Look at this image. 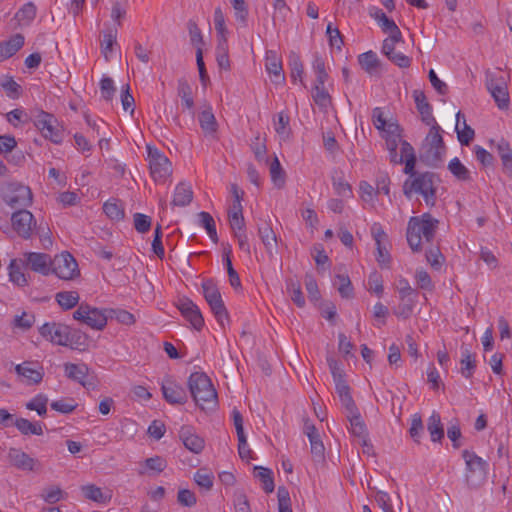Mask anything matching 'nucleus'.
<instances>
[{
    "instance_id": "1",
    "label": "nucleus",
    "mask_w": 512,
    "mask_h": 512,
    "mask_svg": "<svg viewBox=\"0 0 512 512\" xmlns=\"http://www.w3.org/2000/svg\"><path fill=\"white\" fill-rule=\"evenodd\" d=\"M439 221L429 213L413 216L407 225L406 238L413 252L422 250V241L431 242L435 236Z\"/></svg>"
},
{
    "instance_id": "2",
    "label": "nucleus",
    "mask_w": 512,
    "mask_h": 512,
    "mask_svg": "<svg viewBox=\"0 0 512 512\" xmlns=\"http://www.w3.org/2000/svg\"><path fill=\"white\" fill-rule=\"evenodd\" d=\"M438 183L439 178L435 173L422 172L404 182L403 193L409 199L413 193L419 194L428 206L433 207L436 204Z\"/></svg>"
},
{
    "instance_id": "3",
    "label": "nucleus",
    "mask_w": 512,
    "mask_h": 512,
    "mask_svg": "<svg viewBox=\"0 0 512 512\" xmlns=\"http://www.w3.org/2000/svg\"><path fill=\"white\" fill-rule=\"evenodd\" d=\"M440 126L430 127L420 149V159L426 165L438 167L446 153Z\"/></svg>"
},
{
    "instance_id": "4",
    "label": "nucleus",
    "mask_w": 512,
    "mask_h": 512,
    "mask_svg": "<svg viewBox=\"0 0 512 512\" xmlns=\"http://www.w3.org/2000/svg\"><path fill=\"white\" fill-rule=\"evenodd\" d=\"M188 387L195 403L204 408L206 403H215L216 390L210 378L203 372H194L188 378Z\"/></svg>"
},
{
    "instance_id": "5",
    "label": "nucleus",
    "mask_w": 512,
    "mask_h": 512,
    "mask_svg": "<svg viewBox=\"0 0 512 512\" xmlns=\"http://www.w3.org/2000/svg\"><path fill=\"white\" fill-rule=\"evenodd\" d=\"M2 199L12 209L20 210L32 204L31 189L18 182H10L2 188Z\"/></svg>"
},
{
    "instance_id": "6",
    "label": "nucleus",
    "mask_w": 512,
    "mask_h": 512,
    "mask_svg": "<svg viewBox=\"0 0 512 512\" xmlns=\"http://www.w3.org/2000/svg\"><path fill=\"white\" fill-rule=\"evenodd\" d=\"M203 296L209 305L217 321L223 326L224 320L228 319V311L224 305L217 283L209 278L204 279L201 284Z\"/></svg>"
},
{
    "instance_id": "7",
    "label": "nucleus",
    "mask_w": 512,
    "mask_h": 512,
    "mask_svg": "<svg viewBox=\"0 0 512 512\" xmlns=\"http://www.w3.org/2000/svg\"><path fill=\"white\" fill-rule=\"evenodd\" d=\"M108 310L92 307L89 304L81 303L73 312V319L85 323L95 330H103L108 321Z\"/></svg>"
},
{
    "instance_id": "8",
    "label": "nucleus",
    "mask_w": 512,
    "mask_h": 512,
    "mask_svg": "<svg viewBox=\"0 0 512 512\" xmlns=\"http://www.w3.org/2000/svg\"><path fill=\"white\" fill-rule=\"evenodd\" d=\"M462 457L466 464V483L469 487H477L485 479L487 462L468 450L462 452Z\"/></svg>"
},
{
    "instance_id": "9",
    "label": "nucleus",
    "mask_w": 512,
    "mask_h": 512,
    "mask_svg": "<svg viewBox=\"0 0 512 512\" xmlns=\"http://www.w3.org/2000/svg\"><path fill=\"white\" fill-rule=\"evenodd\" d=\"M51 273L60 279L72 280L80 271L75 258L69 252H63L53 259Z\"/></svg>"
},
{
    "instance_id": "10",
    "label": "nucleus",
    "mask_w": 512,
    "mask_h": 512,
    "mask_svg": "<svg viewBox=\"0 0 512 512\" xmlns=\"http://www.w3.org/2000/svg\"><path fill=\"white\" fill-rule=\"evenodd\" d=\"M150 173L156 182H163L171 174L169 159L157 149L148 147Z\"/></svg>"
},
{
    "instance_id": "11",
    "label": "nucleus",
    "mask_w": 512,
    "mask_h": 512,
    "mask_svg": "<svg viewBox=\"0 0 512 512\" xmlns=\"http://www.w3.org/2000/svg\"><path fill=\"white\" fill-rule=\"evenodd\" d=\"M11 222L16 233L24 239L31 237L33 228L36 225L33 214L26 209L16 210L12 214Z\"/></svg>"
},
{
    "instance_id": "12",
    "label": "nucleus",
    "mask_w": 512,
    "mask_h": 512,
    "mask_svg": "<svg viewBox=\"0 0 512 512\" xmlns=\"http://www.w3.org/2000/svg\"><path fill=\"white\" fill-rule=\"evenodd\" d=\"M402 41V35L400 37L388 36L383 41L382 53L398 67L408 68L411 65V59L403 53L395 51L396 44Z\"/></svg>"
},
{
    "instance_id": "13",
    "label": "nucleus",
    "mask_w": 512,
    "mask_h": 512,
    "mask_svg": "<svg viewBox=\"0 0 512 512\" xmlns=\"http://www.w3.org/2000/svg\"><path fill=\"white\" fill-rule=\"evenodd\" d=\"M41 336L54 344L67 346L69 343V327L59 323H45L39 330Z\"/></svg>"
},
{
    "instance_id": "14",
    "label": "nucleus",
    "mask_w": 512,
    "mask_h": 512,
    "mask_svg": "<svg viewBox=\"0 0 512 512\" xmlns=\"http://www.w3.org/2000/svg\"><path fill=\"white\" fill-rule=\"evenodd\" d=\"M25 265L32 271L47 276L51 273L52 262L50 255L38 252H26L23 255Z\"/></svg>"
},
{
    "instance_id": "15",
    "label": "nucleus",
    "mask_w": 512,
    "mask_h": 512,
    "mask_svg": "<svg viewBox=\"0 0 512 512\" xmlns=\"http://www.w3.org/2000/svg\"><path fill=\"white\" fill-rule=\"evenodd\" d=\"M486 86L492 97L494 98L499 109H507L509 106V93L505 82L496 79L492 75H488Z\"/></svg>"
},
{
    "instance_id": "16",
    "label": "nucleus",
    "mask_w": 512,
    "mask_h": 512,
    "mask_svg": "<svg viewBox=\"0 0 512 512\" xmlns=\"http://www.w3.org/2000/svg\"><path fill=\"white\" fill-rule=\"evenodd\" d=\"M177 307L182 316L190 322L193 328L198 331L202 329L204 326L203 316L199 307L192 300L188 298L179 299Z\"/></svg>"
},
{
    "instance_id": "17",
    "label": "nucleus",
    "mask_w": 512,
    "mask_h": 512,
    "mask_svg": "<svg viewBox=\"0 0 512 512\" xmlns=\"http://www.w3.org/2000/svg\"><path fill=\"white\" fill-rule=\"evenodd\" d=\"M164 399L170 404H184L187 401V394L183 386L172 378L167 377L161 386Z\"/></svg>"
},
{
    "instance_id": "18",
    "label": "nucleus",
    "mask_w": 512,
    "mask_h": 512,
    "mask_svg": "<svg viewBox=\"0 0 512 512\" xmlns=\"http://www.w3.org/2000/svg\"><path fill=\"white\" fill-rule=\"evenodd\" d=\"M179 438L192 453L199 454L205 447V440L196 433L193 426L183 425L179 430Z\"/></svg>"
},
{
    "instance_id": "19",
    "label": "nucleus",
    "mask_w": 512,
    "mask_h": 512,
    "mask_svg": "<svg viewBox=\"0 0 512 512\" xmlns=\"http://www.w3.org/2000/svg\"><path fill=\"white\" fill-rule=\"evenodd\" d=\"M8 460L13 467L22 471H36L40 466L37 459L17 448L9 449Z\"/></svg>"
},
{
    "instance_id": "20",
    "label": "nucleus",
    "mask_w": 512,
    "mask_h": 512,
    "mask_svg": "<svg viewBox=\"0 0 512 512\" xmlns=\"http://www.w3.org/2000/svg\"><path fill=\"white\" fill-rule=\"evenodd\" d=\"M15 371L27 385L39 384L44 376L43 368L30 361L16 365Z\"/></svg>"
},
{
    "instance_id": "21",
    "label": "nucleus",
    "mask_w": 512,
    "mask_h": 512,
    "mask_svg": "<svg viewBox=\"0 0 512 512\" xmlns=\"http://www.w3.org/2000/svg\"><path fill=\"white\" fill-rule=\"evenodd\" d=\"M369 14L372 18H374L378 25L381 27L384 33H388L389 36H398L402 35L400 29L396 25L395 21L388 18L386 14L378 7H372L369 9Z\"/></svg>"
},
{
    "instance_id": "22",
    "label": "nucleus",
    "mask_w": 512,
    "mask_h": 512,
    "mask_svg": "<svg viewBox=\"0 0 512 512\" xmlns=\"http://www.w3.org/2000/svg\"><path fill=\"white\" fill-rule=\"evenodd\" d=\"M65 375L78 383H80L83 387L89 388L93 386L92 382L86 381V377L89 372V368L86 364H74V363H66L64 365Z\"/></svg>"
},
{
    "instance_id": "23",
    "label": "nucleus",
    "mask_w": 512,
    "mask_h": 512,
    "mask_svg": "<svg viewBox=\"0 0 512 512\" xmlns=\"http://www.w3.org/2000/svg\"><path fill=\"white\" fill-rule=\"evenodd\" d=\"M336 393L339 396L342 406L344 407L346 414L348 413H356L358 410L351 392L350 387L346 383L344 379H338L337 384H335Z\"/></svg>"
},
{
    "instance_id": "24",
    "label": "nucleus",
    "mask_w": 512,
    "mask_h": 512,
    "mask_svg": "<svg viewBox=\"0 0 512 512\" xmlns=\"http://www.w3.org/2000/svg\"><path fill=\"white\" fill-rule=\"evenodd\" d=\"M24 36L15 34L9 40L0 43V62L12 57L24 45Z\"/></svg>"
},
{
    "instance_id": "25",
    "label": "nucleus",
    "mask_w": 512,
    "mask_h": 512,
    "mask_svg": "<svg viewBox=\"0 0 512 512\" xmlns=\"http://www.w3.org/2000/svg\"><path fill=\"white\" fill-rule=\"evenodd\" d=\"M193 200V190L190 184L180 182L174 190L171 204L173 206L184 207Z\"/></svg>"
},
{
    "instance_id": "26",
    "label": "nucleus",
    "mask_w": 512,
    "mask_h": 512,
    "mask_svg": "<svg viewBox=\"0 0 512 512\" xmlns=\"http://www.w3.org/2000/svg\"><path fill=\"white\" fill-rule=\"evenodd\" d=\"M265 66L268 73L274 76V82L279 83L284 80L282 61L275 51H267Z\"/></svg>"
},
{
    "instance_id": "27",
    "label": "nucleus",
    "mask_w": 512,
    "mask_h": 512,
    "mask_svg": "<svg viewBox=\"0 0 512 512\" xmlns=\"http://www.w3.org/2000/svg\"><path fill=\"white\" fill-rule=\"evenodd\" d=\"M455 130L457 133L458 141L461 143V145H469V143L474 138L475 132L470 126L466 124L465 117L461 112L456 114Z\"/></svg>"
},
{
    "instance_id": "28",
    "label": "nucleus",
    "mask_w": 512,
    "mask_h": 512,
    "mask_svg": "<svg viewBox=\"0 0 512 512\" xmlns=\"http://www.w3.org/2000/svg\"><path fill=\"white\" fill-rule=\"evenodd\" d=\"M24 265L23 259H12L8 266L10 281L19 287L27 285V278L23 272Z\"/></svg>"
},
{
    "instance_id": "29",
    "label": "nucleus",
    "mask_w": 512,
    "mask_h": 512,
    "mask_svg": "<svg viewBox=\"0 0 512 512\" xmlns=\"http://www.w3.org/2000/svg\"><path fill=\"white\" fill-rule=\"evenodd\" d=\"M199 124L206 135L216 133L218 124L210 106L199 114Z\"/></svg>"
},
{
    "instance_id": "30",
    "label": "nucleus",
    "mask_w": 512,
    "mask_h": 512,
    "mask_svg": "<svg viewBox=\"0 0 512 512\" xmlns=\"http://www.w3.org/2000/svg\"><path fill=\"white\" fill-rule=\"evenodd\" d=\"M258 235L264 244L268 253L272 254L277 246V237L272 227L268 223H264L258 228Z\"/></svg>"
},
{
    "instance_id": "31",
    "label": "nucleus",
    "mask_w": 512,
    "mask_h": 512,
    "mask_svg": "<svg viewBox=\"0 0 512 512\" xmlns=\"http://www.w3.org/2000/svg\"><path fill=\"white\" fill-rule=\"evenodd\" d=\"M461 374L469 379L472 377L476 367L474 355L470 352L469 348L465 345L461 347Z\"/></svg>"
},
{
    "instance_id": "32",
    "label": "nucleus",
    "mask_w": 512,
    "mask_h": 512,
    "mask_svg": "<svg viewBox=\"0 0 512 512\" xmlns=\"http://www.w3.org/2000/svg\"><path fill=\"white\" fill-rule=\"evenodd\" d=\"M18 431L23 435H42L43 424L41 422H31L26 418H17L14 423Z\"/></svg>"
},
{
    "instance_id": "33",
    "label": "nucleus",
    "mask_w": 512,
    "mask_h": 512,
    "mask_svg": "<svg viewBox=\"0 0 512 512\" xmlns=\"http://www.w3.org/2000/svg\"><path fill=\"white\" fill-rule=\"evenodd\" d=\"M177 94L181 99L183 107L187 110H192L194 107L192 88L186 79L181 78L178 80Z\"/></svg>"
},
{
    "instance_id": "34",
    "label": "nucleus",
    "mask_w": 512,
    "mask_h": 512,
    "mask_svg": "<svg viewBox=\"0 0 512 512\" xmlns=\"http://www.w3.org/2000/svg\"><path fill=\"white\" fill-rule=\"evenodd\" d=\"M349 422H350V431L351 433L358 437L361 440L367 437V430L364 422L361 419V415L359 410H356V413H348L346 414Z\"/></svg>"
},
{
    "instance_id": "35",
    "label": "nucleus",
    "mask_w": 512,
    "mask_h": 512,
    "mask_svg": "<svg viewBox=\"0 0 512 512\" xmlns=\"http://www.w3.org/2000/svg\"><path fill=\"white\" fill-rule=\"evenodd\" d=\"M448 170L459 181L466 182L471 180V172L457 157L450 160Z\"/></svg>"
},
{
    "instance_id": "36",
    "label": "nucleus",
    "mask_w": 512,
    "mask_h": 512,
    "mask_svg": "<svg viewBox=\"0 0 512 512\" xmlns=\"http://www.w3.org/2000/svg\"><path fill=\"white\" fill-rule=\"evenodd\" d=\"M427 430L433 442H439L444 437V430L438 413L433 412L428 419Z\"/></svg>"
},
{
    "instance_id": "37",
    "label": "nucleus",
    "mask_w": 512,
    "mask_h": 512,
    "mask_svg": "<svg viewBox=\"0 0 512 512\" xmlns=\"http://www.w3.org/2000/svg\"><path fill=\"white\" fill-rule=\"evenodd\" d=\"M103 210L111 220L120 221L125 216L124 207L118 199L106 201L103 205Z\"/></svg>"
},
{
    "instance_id": "38",
    "label": "nucleus",
    "mask_w": 512,
    "mask_h": 512,
    "mask_svg": "<svg viewBox=\"0 0 512 512\" xmlns=\"http://www.w3.org/2000/svg\"><path fill=\"white\" fill-rule=\"evenodd\" d=\"M359 64L369 74H374L380 67L377 54L373 51L362 53L358 57Z\"/></svg>"
},
{
    "instance_id": "39",
    "label": "nucleus",
    "mask_w": 512,
    "mask_h": 512,
    "mask_svg": "<svg viewBox=\"0 0 512 512\" xmlns=\"http://www.w3.org/2000/svg\"><path fill=\"white\" fill-rule=\"evenodd\" d=\"M269 172L273 184L277 188H282L285 184L286 174L277 156H274L273 160L270 162Z\"/></svg>"
},
{
    "instance_id": "40",
    "label": "nucleus",
    "mask_w": 512,
    "mask_h": 512,
    "mask_svg": "<svg viewBox=\"0 0 512 512\" xmlns=\"http://www.w3.org/2000/svg\"><path fill=\"white\" fill-rule=\"evenodd\" d=\"M82 492L85 498L101 504H105L111 499V495L109 493L103 492L101 488L95 485L83 486Z\"/></svg>"
},
{
    "instance_id": "41",
    "label": "nucleus",
    "mask_w": 512,
    "mask_h": 512,
    "mask_svg": "<svg viewBox=\"0 0 512 512\" xmlns=\"http://www.w3.org/2000/svg\"><path fill=\"white\" fill-rule=\"evenodd\" d=\"M55 299L61 308L70 310L78 304L80 296L76 291H61L55 295Z\"/></svg>"
},
{
    "instance_id": "42",
    "label": "nucleus",
    "mask_w": 512,
    "mask_h": 512,
    "mask_svg": "<svg viewBox=\"0 0 512 512\" xmlns=\"http://www.w3.org/2000/svg\"><path fill=\"white\" fill-rule=\"evenodd\" d=\"M386 139V144L389 152L397 151L398 143L401 140V129L398 124H390L387 133L382 134Z\"/></svg>"
},
{
    "instance_id": "43",
    "label": "nucleus",
    "mask_w": 512,
    "mask_h": 512,
    "mask_svg": "<svg viewBox=\"0 0 512 512\" xmlns=\"http://www.w3.org/2000/svg\"><path fill=\"white\" fill-rule=\"evenodd\" d=\"M197 216H198L199 225L202 226L203 228H205L208 236L210 237V239L213 242H217L218 236H217L215 221H214L213 217L208 212H204V211L198 213Z\"/></svg>"
},
{
    "instance_id": "44",
    "label": "nucleus",
    "mask_w": 512,
    "mask_h": 512,
    "mask_svg": "<svg viewBox=\"0 0 512 512\" xmlns=\"http://www.w3.org/2000/svg\"><path fill=\"white\" fill-rule=\"evenodd\" d=\"M372 122L377 130L382 134L387 133L390 124H397L392 120L386 118L385 112L382 108L376 107L372 112Z\"/></svg>"
},
{
    "instance_id": "45",
    "label": "nucleus",
    "mask_w": 512,
    "mask_h": 512,
    "mask_svg": "<svg viewBox=\"0 0 512 512\" xmlns=\"http://www.w3.org/2000/svg\"><path fill=\"white\" fill-rule=\"evenodd\" d=\"M216 61L221 69L229 70L230 61L228 56V45L225 37H222L216 47Z\"/></svg>"
},
{
    "instance_id": "46",
    "label": "nucleus",
    "mask_w": 512,
    "mask_h": 512,
    "mask_svg": "<svg viewBox=\"0 0 512 512\" xmlns=\"http://www.w3.org/2000/svg\"><path fill=\"white\" fill-rule=\"evenodd\" d=\"M254 472H255V477L258 478L262 482L263 489L265 490V492H267V493L273 492L275 486H274V481L272 478V471L268 468L256 466L254 468Z\"/></svg>"
},
{
    "instance_id": "47",
    "label": "nucleus",
    "mask_w": 512,
    "mask_h": 512,
    "mask_svg": "<svg viewBox=\"0 0 512 512\" xmlns=\"http://www.w3.org/2000/svg\"><path fill=\"white\" fill-rule=\"evenodd\" d=\"M312 97L321 108H327L331 103V97L325 88V84H315L312 89Z\"/></svg>"
},
{
    "instance_id": "48",
    "label": "nucleus",
    "mask_w": 512,
    "mask_h": 512,
    "mask_svg": "<svg viewBox=\"0 0 512 512\" xmlns=\"http://www.w3.org/2000/svg\"><path fill=\"white\" fill-rule=\"evenodd\" d=\"M289 66L291 69L292 80L295 82L297 79H299L303 84L304 67L300 56L295 52H291L289 55Z\"/></svg>"
},
{
    "instance_id": "49",
    "label": "nucleus",
    "mask_w": 512,
    "mask_h": 512,
    "mask_svg": "<svg viewBox=\"0 0 512 512\" xmlns=\"http://www.w3.org/2000/svg\"><path fill=\"white\" fill-rule=\"evenodd\" d=\"M312 68L316 75L315 84H325L328 79V73L326 71L325 62L323 58L320 57L318 54L314 55Z\"/></svg>"
},
{
    "instance_id": "50",
    "label": "nucleus",
    "mask_w": 512,
    "mask_h": 512,
    "mask_svg": "<svg viewBox=\"0 0 512 512\" xmlns=\"http://www.w3.org/2000/svg\"><path fill=\"white\" fill-rule=\"evenodd\" d=\"M48 397L44 394H38L25 404L28 410H34L39 416H45L47 413Z\"/></svg>"
},
{
    "instance_id": "51",
    "label": "nucleus",
    "mask_w": 512,
    "mask_h": 512,
    "mask_svg": "<svg viewBox=\"0 0 512 512\" xmlns=\"http://www.w3.org/2000/svg\"><path fill=\"white\" fill-rule=\"evenodd\" d=\"M287 291L292 301L298 306L303 307L305 305V298L301 291V285L298 281L289 279L287 281Z\"/></svg>"
},
{
    "instance_id": "52",
    "label": "nucleus",
    "mask_w": 512,
    "mask_h": 512,
    "mask_svg": "<svg viewBox=\"0 0 512 512\" xmlns=\"http://www.w3.org/2000/svg\"><path fill=\"white\" fill-rule=\"evenodd\" d=\"M117 39V29H109L104 32L103 40L101 41V52L104 55L105 59L108 60L109 56L112 52L113 45L116 43Z\"/></svg>"
},
{
    "instance_id": "53",
    "label": "nucleus",
    "mask_w": 512,
    "mask_h": 512,
    "mask_svg": "<svg viewBox=\"0 0 512 512\" xmlns=\"http://www.w3.org/2000/svg\"><path fill=\"white\" fill-rule=\"evenodd\" d=\"M497 152L505 168H512V149L507 141L501 139L497 143Z\"/></svg>"
},
{
    "instance_id": "54",
    "label": "nucleus",
    "mask_w": 512,
    "mask_h": 512,
    "mask_svg": "<svg viewBox=\"0 0 512 512\" xmlns=\"http://www.w3.org/2000/svg\"><path fill=\"white\" fill-rule=\"evenodd\" d=\"M0 86L5 91L6 95L11 99H16L20 95L21 87L14 81L12 77L5 76L0 80Z\"/></svg>"
},
{
    "instance_id": "55",
    "label": "nucleus",
    "mask_w": 512,
    "mask_h": 512,
    "mask_svg": "<svg viewBox=\"0 0 512 512\" xmlns=\"http://www.w3.org/2000/svg\"><path fill=\"white\" fill-rule=\"evenodd\" d=\"M335 285H337V289L340 295L344 298H349L352 296L353 288L348 275L337 274Z\"/></svg>"
},
{
    "instance_id": "56",
    "label": "nucleus",
    "mask_w": 512,
    "mask_h": 512,
    "mask_svg": "<svg viewBox=\"0 0 512 512\" xmlns=\"http://www.w3.org/2000/svg\"><path fill=\"white\" fill-rule=\"evenodd\" d=\"M251 150L253 151L255 158L259 161H266V153H267V147L265 144V140L261 139L260 135H256L255 138L251 142Z\"/></svg>"
},
{
    "instance_id": "57",
    "label": "nucleus",
    "mask_w": 512,
    "mask_h": 512,
    "mask_svg": "<svg viewBox=\"0 0 512 512\" xmlns=\"http://www.w3.org/2000/svg\"><path fill=\"white\" fill-rule=\"evenodd\" d=\"M277 120L274 121L275 131L282 138H286L289 135V116L284 112H280L276 116Z\"/></svg>"
},
{
    "instance_id": "58",
    "label": "nucleus",
    "mask_w": 512,
    "mask_h": 512,
    "mask_svg": "<svg viewBox=\"0 0 512 512\" xmlns=\"http://www.w3.org/2000/svg\"><path fill=\"white\" fill-rule=\"evenodd\" d=\"M37 13V8L33 2H28L23 5V7L16 13V18L20 22H31Z\"/></svg>"
},
{
    "instance_id": "59",
    "label": "nucleus",
    "mask_w": 512,
    "mask_h": 512,
    "mask_svg": "<svg viewBox=\"0 0 512 512\" xmlns=\"http://www.w3.org/2000/svg\"><path fill=\"white\" fill-rule=\"evenodd\" d=\"M223 263L227 269L230 285L235 289L240 288L241 287L240 277H239L237 271L234 269V267L232 265V261L228 254H226L224 256Z\"/></svg>"
},
{
    "instance_id": "60",
    "label": "nucleus",
    "mask_w": 512,
    "mask_h": 512,
    "mask_svg": "<svg viewBox=\"0 0 512 512\" xmlns=\"http://www.w3.org/2000/svg\"><path fill=\"white\" fill-rule=\"evenodd\" d=\"M423 430H424V426H423L421 416L416 413L411 418V426L409 429V434L415 442L419 443L420 437L423 433Z\"/></svg>"
},
{
    "instance_id": "61",
    "label": "nucleus",
    "mask_w": 512,
    "mask_h": 512,
    "mask_svg": "<svg viewBox=\"0 0 512 512\" xmlns=\"http://www.w3.org/2000/svg\"><path fill=\"white\" fill-rule=\"evenodd\" d=\"M100 91L104 100L111 101L116 91L113 79L110 77H103L100 81Z\"/></svg>"
},
{
    "instance_id": "62",
    "label": "nucleus",
    "mask_w": 512,
    "mask_h": 512,
    "mask_svg": "<svg viewBox=\"0 0 512 512\" xmlns=\"http://www.w3.org/2000/svg\"><path fill=\"white\" fill-rule=\"evenodd\" d=\"M194 480L197 485L206 490L211 489L213 486V475L204 469H199L194 474Z\"/></svg>"
},
{
    "instance_id": "63",
    "label": "nucleus",
    "mask_w": 512,
    "mask_h": 512,
    "mask_svg": "<svg viewBox=\"0 0 512 512\" xmlns=\"http://www.w3.org/2000/svg\"><path fill=\"white\" fill-rule=\"evenodd\" d=\"M34 322L35 316L27 312H23L21 315H16L13 320L14 326L22 330L30 329Z\"/></svg>"
},
{
    "instance_id": "64",
    "label": "nucleus",
    "mask_w": 512,
    "mask_h": 512,
    "mask_svg": "<svg viewBox=\"0 0 512 512\" xmlns=\"http://www.w3.org/2000/svg\"><path fill=\"white\" fill-rule=\"evenodd\" d=\"M57 122L56 118L47 112L41 111L35 118V126L43 133L48 129L49 125L55 124Z\"/></svg>"
}]
</instances>
